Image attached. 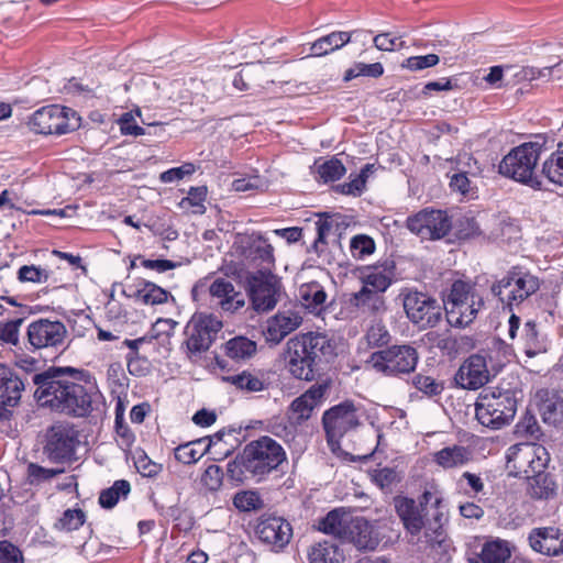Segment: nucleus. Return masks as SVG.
I'll use <instances>...</instances> for the list:
<instances>
[{
	"instance_id": "obj_6",
	"label": "nucleus",
	"mask_w": 563,
	"mask_h": 563,
	"mask_svg": "<svg viewBox=\"0 0 563 563\" xmlns=\"http://www.w3.org/2000/svg\"><path fill=\"white\" fill-rule=\"evenodd\" d=\"M443 303L448 322L455 328H465L475 320L484 300L472 283L455 280Z\"/></svg>"
},
{
	"instance_id": "obj_60",
	"label": "nucleus",
	"mask_w": 563,
	"mask_h": 563,
	"mask_svg": "<svg viewBox=\"0 0 563 563\" xmlns=\"http://www.w3.org/2000/svg\"><path fill=\"white\" fill-rule=\"evenodd\" d=\"M202 456V452L196 449L195 442L178 445L175 449V459L184 464L197 462Z\"/></svg>"
},
{
	"instance_id": "obj_45",
	"label": "nucleus",
	"mask_w": 563,
	"mask_h": 563,
	"mask_svg": "<svg viewBox=\"0 0 563 563\" xmlns=\"http://www.w3.org/2000/svg\"><path fill=\"white\" fill-rule=\"evenodd\" d=\"M364 339L367 344L373 347L383 346L389 342V332L380 318H373L366 330Z\"/></svg>"
},
{
	"instance_id": "obj_35",
	"label": "nucleus",
	"mask_w": 563,
	"mask_h": 563,
	"mask_svg": "<svg viewBox=\"0 0 563 563\" xmlns=\"http://www.w3.org/2000/svg\"><path fill=\"white\" fill-rule=\"evenodd\" d=\"M351 40L349 32H332L312 43L310 51L312 56H324L341 48Z\"/></svg>"
},
{
	"instance_id": "obj_41",
	"label": "nucleus",
	"mask_w": 563,
	"mask_h": 563,
	"mask_svg": "<svg viewBox=\"0 0 563 563\" xmlns=\"http://www.w3.org/2000/svg\"><path fill=\"white\" fill-rule=\"evenodd\" d=\"M539 411L548 424L558 426L563 422V400L556 395L543 399L539 405Z\"/></svg>"
},
{
	"instance_id": "obj_7",
	"label": "nucleus",
	"mask_w": 563,
	"mask_h": 563,
	"mask_svg": "<svg viewBox=\"0 0 563 563\" xmlns=\"http://www.w3.org/2000/svg\"><path fill=\"white\" fill-rule=\"evenodd\" d=\"M442 501V493L434 485L423 492L419 506L411 498L398 496L394 499L398 516L400 517L405 528L412 536L419 534L424 527L423 511L428 507L435 510L434 521L439 527L441 526L443 518V512L441 511Z\"/></svg>"
},
{
	"instance_id": "obj_48",
	"label": "nucleus",
	"mask_w": 563,
	"mask_h": 563,
	"mask_svg": "<svg viewBox=\"0 0 563 563\" xmlns=\"http://www.w3.org/2000/svg\"><path fill=\"white\" fill-rule=\"evenodd\" d=\"M373 168L374 165L366 164L358 175L349 183H344L340 186L341 192L344 195L360 196L365 189L367 177L369 173H372Z\"/></svg>"
},
{
	"instance_id": "obj_20",
	"label": "nucleus",
	"mask_w": 563,
	"mask_h": 563,
	"mask_svg": "<svg viewBox=\"0 0 563 563\" xmlns=\"http://www.w3.org/2000/svg\"><path fill=\"white\" fill-rule=\"evenodd\" d=\"M302 323V316L296 309L278 310L269 317L264 325L265 341L272 344L280 343L287 335L296 331Z\"/></svg>"
},
{
	"instance_id": "obj_55",
	"label": "nucleus",
	"mask_w": 563,
	"mask_h": 563,
	"mask_svg": "<svg viewBox=\"0 0 563 563\" xmlns=\"http://www.w3.org/2000/svg\"><path fill=\"white\" fill-rule=\"evenodd\" d=\"M223 472L216 464L209 465L201 475L200 483L209 492H217L222 486Z\"/></svg>"
},
{
	"instance_id": "obj_26",
	"label": "nucleus",
	"mask_w": 563,
	"mask_h": 563,
	"mask_svg": "<svg viewBox=\"0 0 563 563\" xmlns=\"http://www.w3.org/2000/svg\"><path fill=\"white\" fill-rule=\"evenodd\" d=\"M256 533L263 542L283 548L291 538V527L286 520L273 517L262 521Z\"/></svg>"
},
{
	"instance_id": "obj_57",
	"label": "nucleus",
	"mask_w": 563,
	"mask_h": 563,
	"mask_svg": "<svg viewBox=\"0 0 563 563\" xmlns=\"http://www.w3.org/2000/svg\"><path fill=\"white\" fill-rule=\"evenodd\" d=\"M84 522L85 514L81 509H67L55 526L59 530L73 531L81 527Z\"/></svg>"
},
{
	"instance_id": "obj_63",
	"label": "nucleus",
	"mask_w": 563,
	"mask_h": 563,
	"mask_svg": "<svg viewBox=\"0 0 563 563\" xmlns=\"http://www.w3.org/2000/svg\"><path fill=\"white\" fill-rule=\"evenodd\" d=\"M137 472L144 477H155L162 471V465L153 462L147 455L141 454L135 460Z\"/></svg>"
},
{
	"instance_id": "obj_54",
	"label": "nucleus",
	"mask_w": 563,
	"mask_h": 563,
	"mask_svg": "<svg viewBox=\"0 0 563 563\" xmlns=\"http://www.w3.org/2000/svg\"><path fill=\"white\" fill-rule=\"evenodd\" d=\"M22 318L0 323V344L16 345L19 343L20 327Z\"/></svg>"
},
{
	"instance_id": "obj_18",
	"label": "nucleus",
	"mask_w": 563,
	"mask_h": 563,
	"mask_svg": "<svg viewBox=\"0 0 563 563\" xmlns=\"http://www.w3.org/2000/svg\"><path fill=\"white\" fill-rule=\"evenodd\" d=\"M67 338L65 324L57 320L40 319L27 327L29 343L36 350L58 349Z\"/></svg>"
},
{
	"instance_id": "obj_29",
	"label": "nucleus",
	"mask_w": 563,
	"mask_h": 563,
	"mask_svg": "<svg viewBox=\"0 0 563 563\" xmlns=\"http://www.w3.org/2000/svg\"><path fill=\"white\" fill-rule=\"evenodd\" d=\"M358 549H375L378 544V534L365 518L350 519L346 536Z\"/></svg>"
},
{
	"instance_id": "obj_30",
	"label": "nucleus",
	"mask_w": 563,
	"mask_h": 563,
	"mask_svg": "<svg viewBox=\"0 0 563 563\" xmlns=\"http://www.w3.org/2000/svg\"><path fill=\"white\" fill-rule=\"evenodd\" d=\"M298 299L306 310L320 316L327 308L328 295L322 285L311 282L299 287Z\"/></svg>"
},
{
	"instance_id": "obj_59",
	"label": "nucleus",
	"mask_w": 563,
	"mask_h": 563,
	"mask_svg": "<svg viewBox=\"0 0 563 563\" xmlns=\"http://www.w3.org/2000/svg\"><path fill=\"white\" fill-rule=\"evenodd\" d=\"M196 172V166L192 163H185L179 167H174L163 172L159 175V180L164 184L180 180L186 176H190Z\"/></svg>"
},
{
	"instance_id": "obj_1",
	"label": "nucleus",
	"mask_w": 563,
	"mask_h": 563,
	"mask_svg": "<svg viewBox=\"0 0 563 563\" xmlns=\"http://www.w3.org/2000/svg\"><path fill=\"white\" fill-rule=\"evenodd\" d=\"M35 398L54 410L86 416L99 397L95 378L86 371L73 367L51 368L35 374Z\"/></svg>"
},
{
	"instance_id": "obj_33",
	"label": "nucleus",
	"mask_w": 563,
	"mask_h": 563,
	"mask_svg": "<svg viewBox=\"0 0 563 563\" xmlns=\"http://www.w3.org/2000/svg\"><path fill=\"white\" fill-rule=\"evenodd\" d=\"M471 459V451L460 445L444 448L434 454V461L443 468L461 467Z\"/></svg>"
},
{
	"instance_id": "obj_61",
	"label": "nucleus",
	"mask_w": 563,
	"mask_h": 563,
	"mask_svg": "<svg viewBox=\"0 0 563 563\" xmlns=\"http://www.w3.org/2000/svg\"><path fill=\"white\" fill-rule=\"evenodd\" d=\"M177 324L178 323L173 319H157L156 322L152 325L148 335L150 341L153 339H168L173 335Z\"/></svg>"
},
{
	"instance_id": "obj_50",
	"label": "nucleus",
	"mask_w": 563,
	"mask_h": 563,
	"mask_svg": "<svg viewBox=\"0 0 563 563\" xmlns=\"http://www.w3.org/2000/svg\"><path fill=\"white\" fill-rule=\"evenodd\" d=\"M18 278L22 283L44 284L48 282L47 269L36 265H24L19 268Z\"/></svg>"
},
{
	"instance_id": "obj_49",
	"label": "nucleus",
	"mask_w": 563,
	"mask_h": 563,
	"mask_svg": "<svg viewBox=\"0 0 563 563\" xmlns=\"http://www.w3.org/2000/svg\"><path fill=\"white\" fill-rule=\"evenodd\" d=\"M384 73V67L380 63L365 64L356 63L345 71L344 80L349 81L358 76H366L377 78Z\"/></svg>"
},
{
	"instance_id": "obj_10",
	"label": "nucleus",
	"mask_w": 563,
	"mask_h": 563,
	"mask_svg": "<svg viewBox=\"0 0 563 563\" xmlns=\"http://www.w3.org/2000/svg\"><path fill=\"white\" fill-rule=\"evenodd\" d=\"M27 124L35 133L60 135L78 129L80 117L70 108L52 104L35 111Z\"/></svg>"
},
{
	"instance_id": "obj_5",
	"label": "nucleus",
	"mask_w": 563,
	"mask_h": 563,
	"mask_svg": "<svg viewBox=\"0 0 563 563\" xmlns=\"http://www.w3.org/2000/svg\"><path fill=\"white\" fill-rule=\"evenodd\" d=\"M517 400L509 389L490 387L484 389L475 404L476 419L490 429H500L515 417Z\"/></svg>"
},
{
	"instance_id": "obj_22",
	"label": "nucleus",
	"mask_w": 563,
	"mask_h": 563,
	"mask_svg": "<svg viewBox=\"0 0 563 563\" xmlns=\"http://www.w3.org/2000/svg\"><path fill=\"white\" fill-rule=\"evenodd\" d=\"M489 379L486 360L484 356L471 355L460 367L456 382L465 389H477Z\"/></svg>"
},
{
	"instance_id": "obj_19",
	"label": "nucleus",
	"mask_w": 563,
	"mask_h": 563,
	"mask_svg": "<svg viewBox=\"0 0 563 563\" xmlns=\"http://www.w3.org/2000/svg\"><path fill=\"white\" fill-rule=\"evenodd\" d=\"M508 336L518 339V347L530 358L547 352V344L539 338L534 321L529 320L521 328L520 318L512 313L508 320Z\"/></svg>"
},
{
	"instance_id": "obj_56",
	"label": "nucleus",
	"mask_w": 563,
	"mask_h": 563,
	"mask_svg": "<svg viewBox=\"0 0 563 563\" xmlns=\"http://www.w3.org/2000/svg\"><path fill=\"white\" fill-rule=\"evenodd\" d=\"M344 173V165L336 158L329 159L318 166V174L325 183L338 180Z\"/></svg>"
},
{
	"instance_id": "obj_42",
	"label": "nucleus",
	"mask_w": 563,
	"mask_h": 563,
	"mask_svg": "<svg viewBox=\"0 0 563 563\" xmlns=\"http://www.w3.org/2000/svg\"><path fill=\"white\" fill-rule=\"evenodd\" d=\"M131 492V485L125 479H119L107 489H103L99 496V504L102 508H113L120 498H125Z\"/></svg>"
},
{
	"instance_id": "obj_13",
	"label": "nucleus",
	"mask_w": 563,
	"mask_h": 563,
	"mask_svg": "<svg viewBox=\"0 0 563 563\" xmlns=\"http://www.w3.org/2000/svg\"><path fill=\"white\" fill-rule=\"evenodd\" d=\"M322 421L332 451L339 446L340 439L358 424L356 409L351 401H344L327 410Z\"/></svg>"
},
{
	"instance_id": "obj_17",
	"label": "nucleus",
	"mask_w": 563,
	"mask_h": 563,
	"mask_svg": "<svg viewBox=\"0 0 563 563\" xmlns=\"http://www.w3.org/2000/svg\"><path fill=\"white\" fill-rule=\"evenodd\" d=\"M408 319L420 328L433 327L441 317L437 300L418 291H409L404 298Z\"/></svg>"
},
{
	"instance_id": "obj_53",
	"label": "nucleus",
	"mask_w": 563,
	"mask_h": 563,
	"mask_svg": "<svg viewBox=\"0 0 563 563\" xmlns=\"http://www.w3.org/2000/svg\"><path fill=\"white\" fill-rule=\"evenodd\" d=\"M374 251V240L367 235H356L351 240V254L356 260H364Z\"/></svg>"
},
{
	"instance_id": "obj_37",
	"label": "nucleus",
	"mask_w": 563,
	"mask_h": 563,
	"mask_svg": "<svg viewBox=\"0 0 563 563\" xmlns=\"http://www.w3.org/2000/svg\"><path fill=\"white\" fill-rule=\"evenodd\" d=\"M224 380L251 393L261 391L265 388L264 375L260 372L243 371L238 375L224 377Z\"/></svg>"
},
{
	"instance_id": "obj_21",
	"label": "nucleus",
	"mask_w": 563,
	"mask_h": 563,
	"mask_svg": "<svg viewBox=\"0 0 563 563\" xmlns=\"http://www.w3.org/2000/svg\"><path fill=\"white\" fill-rule=\"evenodd\" d=\"M209 294L212 303L224 312L234 313L245 306L244 296L223 277H218L210 284Z\"/></svg>"
},
{
	"instance_id": "obj_2",
	"label": "nucleus",
	"mask_w": 563,
	"mask_h": 563,
	"mask_svg": "<svg viewBox=\"0 0 563 563\" xmlns=\"http://www.w3.org/2000/svg\"><path fill=\"white\" fill-rule=\"evenodd\" d=\"M286 460L283 446L269 437H262L246 444L240 457L229 464V471L233 473L232 466H239L243 473L253 477L262 478L276 470Z\"/></svg>"
},
{
	"instance_id": "obj_34",
	"label": "nucleus",
	"mask_w": 563,
	"mask_h": 563,
	"mask_svg": "<svg viewBox=\"0 0 563 563\" xmlns=\"http://www.w3.org/2000/svg\"><path fill=\"white\" fill-rule=\"evenodd\" d=\"M527 494L534 499H548L555 493V483L545 473H533L527 477Z\"/></svg>"
},
{
	"instance_id": "obj_44",
	"label": "nucleus",
	"mask_w": 563,
	"mask_h": 563,
	"mask_svg": "<svg viewBox=\"0 0 563 563\" xmlns=\"http://www.w3.org/2000/svg\"><path fill=\"white\" fill-rule=\"evenodd\" d=\"M232 503L242 512L257 511L264 507V501L256 490H240L233 496Z\"/></svg>"
},
{
	"instance_id": "obj_47",
	"label": "nucleus",
	"mask_w": 563,
	"mask_h": 563,
	"mask_svg": "<svg viewBox=\"0 0 563 563\" xmlns=\"http://www.w3.org/2000/svg\"><path fill=\"white\" fill-rule=\"evenodd\" d=\"M207 194L208 190L206 186L191 187L188 191V196L183 198L179 205L184 209L191 208L194 213L202 214L206 211L203 202L207 198Z\"/></svg>"
},
{
	"instance_id": "obj_51",
	"label": "nucleus",
	"mask_w": 563,
	"mask_h": 563,
	"mask_svg": "<svg viewBox=\"0 0 563 563\" xmlns=\"http://www.w3.org/2000/svg\"><path fill=\"white\" fill-rule=\"evenodd\" d=\"M137 298L146 305H159L167 300L168 294L163 288L148 283L137 291Z\"/></svg>"
},
{
	"instance_id": "obj_46",
	"label": "nucleus",
	"mask_w": 563,
	"mask_h": 563,
	"mask_svg": "<svg viewBox=\"0 0 563 563\" xmlns=\"http://www.w3.org/2000/svg\"><path fill=\"white\" fill-rule=\"evenodd\" d=\"M369 477L372 482L382 490L389 492L400 481V474L391 467H382L371 471Z\"/></svg>"
},
{
	"instance_id": "obj_64",
	"label": "nucleus",
	"mask_w": 563,
	"mask_h": 563,
	"mask_svg": "<svg viewBox=\"0 0 563 563\" xmlns=\"http://www.w3.org/2000/svg\"><path fill=\"white\" fill-rule=\"evenodd\" d=\"M0 563H24L19 548L9 541H0Z\"/></svg>"
},
{
	"instance_id": "obj_39",
	"label": "nucleus",
	"mask_w": 563,
	"mask_h": 563,
	"mask_svg": "<svg viewBox=\"0 0 563 563\" xmlns=\"http://www.w3.org/2000/svg\"><path fill=\"white\" fill-rule=\"evenodd\" d=\"M349 523L350 520L345 514L339 509H334L320 521L319 529L325 533L344 538L346 536Z\"/></svg>"
},
{
	"instance_id": "obj_11",
	"label": "nucleus",
	"mask_w": 563,
	"mask_h": 563,
	"mask_svg": "<svg viewBox=\"0 0 563 563\" xmlns=\"http://www.w3.org/2000/svg\"><path fill=\"white\" fill-rule=\"evenodd\" d=\"M246 285L252 306L258 312L274 309L283 294L280 278L269 267L249 272Z\"/></svg>"
},
{
	"instance_id": "obj_62",
	"label": "nucleus",
	"mask_w": 563,
	"mask_h": 563,
	"mask_svg": "<svg viewBox=\"0 0 563 563\" xmlns=\"http://www.w3.org/2000/svg\"><path fill=\"white\" fill-rule=\"evenodd\" d=\"M118 124L121 133L124 135L139 136L145 134L144 129L135 122L133 112L123 113L118 120Z\"/></svg>"
},
{
	"instance_id": "obj_36",
	"label": "nucleus",
	"mask_w": 563,
	"mask_h": 563,
	"mask_svg": "<svg viewBox=\"0 0 563 563\" xmlns=\"http://www.w3.org/2000/svg\"><path fill=\"white\" fill-rule=\"evenodd\" d=\"M263 74L264 67L262 63L246 65L234 77L233 85L241 91L262 87L260 79Z\"/></svg>"
},
{
	"instance_id": "obj_3",
	"label": "nucleus",
	"mask_w": 563,
	"mask_h": 563,
	"mask_svg": "<svg viewBox=\"0 0 563 563\" xmlns=\"http://www.w3.org/2000/svg\"><path fill=\"white\" fill-rule=\"evenodd\" d=\"M325 335L308 332L296 335L287 342V363L289 372L299 379H313V366L320 354L329 349Z\"/></svg>"
},
{
	"instance_id": "obj_16",
	"label": "nucleus",
	"mask_w": 563,
	"mask_h": 563,
	"mask_svg": "<svg viewBox=\"0 0 563 563\" xmlns=\"http://www.w3.org/2000/svg\"><path fill=\"white\" fill-rule=\"evenodd\" d=\"M77 443V431L74 427L68 422H56L47 430L45 453L55 462L69 461Z\"/></svg>"
},
{
	"instance_id": "obj_27",
	"label": "nucleus",
	"mask_w": 563,
	"mask_h": 563,
	"mask_svg": "<svg viewBox=\"0 0 563 563\" xmlns=\"http://www.w3.org/2000/svg\"><path fill=\"white\" fill-rule=\"evenodd\" d=\"M394 276L395 265L393 262L366 267L361 276L362 287L384 295L391 285Z\"/></svg>"
},
{
	"instance_id": "obj_43",
	"label": "nucleus",
	"mask_w": 563,
	"mask_h": 563,
	"mask_svg": "<svg viewBox=\"0 0 563 563\" xmlns=\"http://www.w3.org/2000/svg\"><path fill=\"white\" fill-rule=\"evenodd\" d=\"M542 175L550 183L563 187V148L555 151L544 161Z\"/></svg>"
},
{
	"instance_id": "obj_25",
	"label": "nucleus",
	"mask_w": 563,
	"mask_h": 563,
	"mask_svg": "<svg viewBox=\"0 0 563 563\" xmlns=\"http://www.w3.org/2000/svg\"><path fill=\"white\" fill-rule=\"evenodd\" d=\"M531 548L545 555H563V532L556 528L534 529L529 536Z\"/></svg>"
},
{
	"instance_id": "obj_23",
	"label": "nucleus",
	"mask_w": 563,
	"mask_h": 563,
	"mask_svg": "<svg viewBox=\"0 0 563 563\" xmlns=\"http://www.w3.org/2000/svg\"><path fill=\"white\" fill-rule=\"evenodd\" d=\"M347 305L356 309L360 313L371 318H380L387 311L385 296L377 291H372L366 287H361L360 290L352 292Z\"/></svg>"
},
{
	"instance_id": "obj_8",
	"label": "nucleus",
	"mask_w": 563,
	"mask_h": 563,
	"mask_svg": "<svg viewBox=\"0 0 563 563\" xmlns=\"http://www.w3.org/2000/svg\"><path fill=\"white\" fill-rule=\"evenodd\" d=\"M418 361L416 347L410 344H396L372 353L366 363L376 373L399 376L413 372Z\"/></svg>"
},
{
	"instance_id": "obj_28",
	"label": "nucleus",
	"mask_w": 563,
	"mask_h": 563,
	"mask_svg": "<svg viewBox=\"0 0 563 563\" xmlns=\"http://www.w3.org/2000/svg\"><path fill=\"white\" fill-rule=\"evenodd\" d=\"M23 390V380L10 367L0 364V404L4 409L18 406Z\"/></svg>"
},
{
	"instance_id": "obj_12",
	"label": "nucleus",
	"mask_w": 563,
	"mask_h": 563,
	"mask_svg": "<svg viewBox=\"0 0 563 563\" xmlns=\"http://www.w3.org/2000/svg\"><path fill=\"white\" fill-rule=\"evenodd\" d=\"M539 287L536 276L512 269L492 286V291L503 303L512 307L530 297Z\"/></svg>"
},
{
	"instance_id": "obj_40",
	"label": "nucleus",
	"mask_w": 563,
	"mask_h": 563,
	"mask_svg": "<svg viewBox=\"0 0 563 563\" xmlns=\"http://www.w3.org/2000/svg\"><path fill=\"white\" fill-rule=\"evenodd\" d=\"M308 558L310 563H341L343 555L335 544L325 541L311 547Z\"/></svg>"
},
{
	"instance_id": "obj_14",
	"label": "nucleus",
	"mask_w": 563,
	"mask_h": 563,
	"mask_svg": "<svg viewBox=\"0 0 563 563\" xmlns=\"http://www.w3.org/2000/svg\"><path fill=\"white\" fill-rule=\"evenodd\" d=\"M452 222L442 210L423 209L407 219V228L423 240H438L451 230Z\"/></svg>"
},
{
	"instance_id": "obj_4",
	"label": "nucleus",
	"mask_w": 563,
	"mask_h": 563,
	"mask_svg": "<svg viewBox=\"0 0 563 563\" xmlns=\"http://www.w3.org/2000/svg\"><path fill=\"white\" fill-rule=\"evenodd\" d=\"M541 152L542 145L538 142L516 146L501 159L499 173L533 189H541L542 180L536 172Z\"/></svg>"
},
{
	"instance_id": "obj_32",
	"label": "nucleus",
	"mask_w": 563,
	"mask_h": 563,
	"mask_svg": "<svg viewBox=\"0 0 563 563\" xmlns=\"http://www.w3.org/2000/svg\"><path fill=\"white\" fill-rule=\"evenodd\" d=\"M256 352V342L243 335L234 336L223 344L224 355L234 362L249 361Z\"/></svg>"
},
{
	"instance_id": "obj_38",
	"label": "nucleus",
	"mask_w": 563,
	"mask_h": 563,
	"mask_svg": "<svg viewBox=\"0 0 563 563\" xmlns=\"http://www.w3.org/2000/svg\"><path fill=\"white\" fill-rule=\"evenodd\" d=\"M509 543L504 540H492L483 545L481 560L483 563H506L510 558Z\"/></svg>"
},
{
	"instance_id": "obj_58",
	"label": "nucleus",
	"mask_w": 563,
	"mask_h": 563,
	"mask_svg": "<svg viewBox=\"0 0 563 563\" xmlns=\"http://www.w3.org/2000/svg\"><path fill=\"white\" fill-rule=\"evenodd\" d=\"M440 58L437 54H428L423 56H411L406 58L401 63V68L418 71L426 68H430L435 66L439 63Z\"/></svg>"
},
{
	"instance_id": "obj_15",
	"label": "nucleus",
	"mask_w": 563,
	"mask_h": 563,
	"mask_svg": "<svg viewBox=\"0 0 563 563\" xmlns=\"http://www.w3.org/2000/svg\"><path fill=\"white\" fill-rule=\"evenodd\" d=\"M222 327V321L212 314H195L187 325L186 345L188 351L191 354L206 352Z\"/></svg>"
},
{
	"instance_id": "obj_52",
	"label": "nucleus",
	"mask_w": 563,
	"mask_h": 563,
	"mask_svg": "<svg viewBox=\"0 0 563 563\" xmlns=\"http://www.w3.org/2000/svg\"><path fill=\"white\" fill-rule=\"evenodd\" d=\"M375 47L383 52H394L405 47V42L400 35L390 32L379 33L373 38Z\"/></svg>"
},
{
	"instance_id": "obj_9",
	"label": "nucleus",
	"mask_w": 563,
	"mask_h": 563,
	"mask_svg": "<svg viewBox=\"0 0 563 563\" xmlns=\"http://www.w3.org/2000/svg\"><path fill=\"white\" fill-rule=\"evenodd\" d=\"M550 461L547 449L538 443L521 442L508 448L506 468L509 475L530 477L545 471Z\"/></svg>"
},
{
	"instance_id": "obj_24",
	"label": "nucleus",
	"mask_w": 563,
	"mask_h": 563,
	"mask_svg": "<svg viewBox=\"0 0 563 563\" xmlns=\"http://www.w3.org/2000/svg\"><path fill=\"white\" fill-rule=\"evenodd\" d=\"M324 393L325 386H311L306 393L292 400L288 410V419L298 424L308 420L314 408L320 404Z\"/></svg>"
},
{
	"instance_id": "obj_31",
	"label": "nucleus",
	"mask_w": 563,
	"mask_h": 563,
	"mask_svg": "<svg viewBox=\"0 0 563 563\" xmlns=\"http://www.w3.org/2000/svg\"><path fill=\"white\" fill-rule=\"evenodd\" d=\"M253 262H260L262 268L272 271L274 267V249L268 243V240L261 234H253L249 238L246 255Z\"/></svg>"
}]
</instances>
